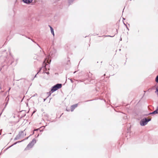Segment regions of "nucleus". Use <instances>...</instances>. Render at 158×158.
<instances>
[{"label": "nucleus", "instance_id": "obj_8", "mask_svg": "<svg viewBox=\"0 0 158 158\" xmlns=\"http://www.w3.org/2000/svg\"><path fill=\"white\" fill-rule=\"evenodd\" d=\"M156 81L158 83V75L156 77Z\"/></svg>", "mask_w": 158, "mask_h": 158}, {"label": "nucleus", "instance_id": "obj_2", "mask_svg": "<svg viewBox=\"0 0 158 158\" xmlns=\"http://www.w3.org/2000/svg\"><path fill=\"white\" fill-rule=\"evenodd\" d=\"M62 86V85L60 84H58L54 86L51 89V91L53 92L58 89L61 88Z\"/></svg>", "mask_w": 158, "mask_h": 158}, {"label": "nucleus", "instance_id": "obj_4", "mask_svg": "<svg viewBox=\"0 0 158 158\" xmlns=\"http://www.w3.org/2000/svg\"><path fill=\"white\" fill-rule=\"evenodd\" d=\"M33 0H23V2L27 4H29L31 3Z\"/></svg>", "mask_w": 158, "mask_h": 158}, {"label": "nucleus", "instance_id": "obj_1", "mask_svg": "<svg viewBox=\"0 0 158 158\" xmlns=\"http://www.w3.org/2000/svg\"><path fill=\"white\" fill-rule=\"evenodd\" d=\"M151 120V118H145L142 119L140 122V125L142 126H144L146 125Z\"/></svg>", "mask_w": 158, "mask_h": 158}, {"label": "nucleus", "instance_id": "obj_5", "mask_svg": "<svg viewBox=\"0 0 158 158\" xmlns=\"http://www.w3.org/2000/svg\"><path fill=\"white\" fill-rule=\"evenodd\" d=\"M77 106V104H75V105H74L71 106V111H73V110Z\"/></svg>", "mask_w": 158, "mask_h": 158}, {"label": "nucleus", "instance_id": "obj_6", "mask_svg": "<svg viewBox=\"0 0 158 158\" xmlns=\"http://www.w3.org/2000/svg\"><path fill=\"white\" fill-rule=\"evenodd\" d=\"M158 114V106L157 108V109L156 110L154 111L152 113H151L149 114Z\"/></svg>", "mask_w": 158, "mask_h": 158}, {"label": "nucleus", "instance_id": "obj_3", "mask_svg": "<svg viewBox=\"0 0 158 158\" xmlns=\"http://www.w3.org/2000/svg\"><path fill=\"white\" fill-rule=\"evenodd\" d=\"M36 141L35 139H33L31 142L28 144L26 148V150L29 149L30 148H31L34 145V144L36 143Z\"/></svg>", "mask_w": 158, "mask_h": 158}, {"label": "nucleus", "instance_id": "obj_7", "mask_svg": "<svg viewBox=\"0 0 158 158\" xmlns=\"http://www.w3.org/2000/svg\"><path fill=\"white\" fill-rule=\"evenodd\" d=\"M49 27H50V28L51 32L52 34L53 35V36H54V32L53 29L51 26H49Z\"/></svg>", "mask_w": 158, "mask_h": 158}]
</instances>
